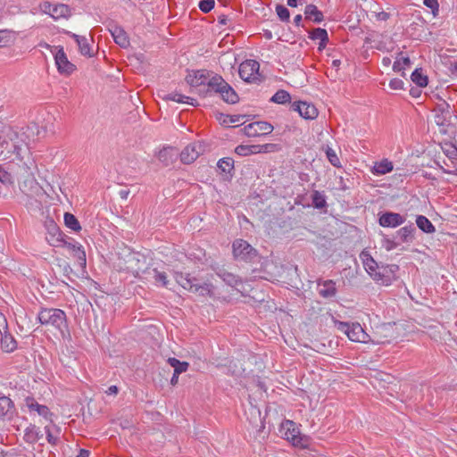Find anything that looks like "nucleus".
Segmentation results:
<instances>
[{
    "mask_svg": "<svg viewBox=\"0 0 457 457\" xmlns=\"http://www.w3.org/2000/svg\"><path fill=\"white\" fill-rule=\"evenodd\" d=\"M392 170H393L392 162L385 159L379 162L375 163L372 172L374 174L384 175V174L390 172Z\"/></svg>",
    "mask_w": 457,
    "mask_h": 457,
    "instance_id": "obj_33",
    "label": "nucleus"
},
{
    "mask_svg": "<svg viewBox=\"0 0 457 457\" xmlns=\"http://www.w3.org/2000/svg\"><path fill=\"white\" fill-rule=\"evenodd\" d=\"M326 155H327L328 160L333 166H335V167L341 166L339 158L337 157L336 152L332 148H330V147L327 148Z\"/></svg>",
    "mask_w": 457,
    "mask_h": 457,
    "instance_id": "obj_47",
    "label": "nucleus"
},
{
    "mask_svg": "<svg viewBox=\"0 0 457 457\" xmlns=\"http://www.w3.org/2000/svg\"><path fill=\"white\" fill-rule=\"evenodd\" d=\"M305 19L315 23H320L324 20L323 13L314 4H307L304 10Z\"/></svg>",
    "mask_w": 457,
    "mask_h": 457,
    "instance_id": "obj_27",
    "label": "nucleus"
},
{
    "mask_svg": "<svg viewBox=\"0 0 457 457\" xmlns=\"http://www.w3.org/2000/svg\"><path fill=\"white\" fill-rule=\"evenodd\" d=\"M62 246L66 248L73 255V257L78 259L80 266H86V253L80 244L75 242L74 240L63 241Z\"/></svg>",
    "mask_w": 457,
    "mask_h": 457,
    "instance_id": "obj_14",
    "label": "nucleus"
},
{
    "mask_svg": "<svg viewBox=\"0 0 457 457\" xmlns=\"http://www.w3.org/2000/svg\"><path fill=\"white\" fill-rule=\"evenodd\" d=\"M437 111H440L441 114L435 115V122L438 126H444L446 121L445 114H450L449 105L444 103L443 104L438 105Z\"/></svg>",
    "mask_w": 457,
    "mask_h": 457,
    "instance_id": "obj_37",
    "label": "nucleus"
},
{
    "mask_svg": "<svg viewBox=\"0 0 457 457\" xmlns=\"http://www.w3.org/2000/svg\"><path fill=\"white\" fill-rule=\"evenodd\" d=\"M392 330L393 328L389 325H382L380 327H378L374 333L373 338H370V341H371L374 344L389 343V337L393 336Z\"/></svg>",
    "mask_w": 457,
    "mask_h": 457,
    "instance_id": "obj_17",
    "label": "nucleus"
},
{
    "mask_svg": "<svg viewBox=\"0 0 457 457\" xmlns=\"http://www.w3.org/2000/svg\"><path fill=\"white\" fill-rule=\"evenodd\" d=\"M273 147L271 144L266 145H237L235 149V153L241 156H247L252 154L261 153V152H269L270 148Z\"/></svg>",
    "mask_w": 457,
    "mask_h": 457,
    "instance_id": "obj_15",
    "label": "nucleus"
},
{
    "mask_svg": "<svg viewBox=\"0 0 457 457\" xmlns=\"http://www.w3.org/2000/svg\"><path fill=\"white\" fill-rule=\"evenodd\" d=\"M204 152V145L202 142H193L187 145L180 154V160L183 163L190 164L195 162L200 154Z\"/></svg>",
    "mask_w": 457,
    "mask_h": 457,
    "instance_id": "obj_7",
    "label": "nucleus"
},
{
    "mask_svg": "<svg viewBox=\"0 0 457 457\" xmlns=\"http://www.w3.org/2000/svg\"><path fill=\"white\" fill-rule=\"evenodd\" d=\"M340 63H341L340 60H334V61L332 62V65H333L334 67H336V68L339 67Z\"/></svg>",
    "mask_w": 457,
    "mask_h": 457,
    "instance_id": "obj_64",
    "label": "nucleus"
},
{
    "mask_svg": "<svg viewBox=\"0 0 457 457\" xmlns=\"http://www.w3.org/2000/svg\"><path fill=\"white\" fill-rule=\"evenodd\" d=\"M176 156V152L172 147H163L158 153L157 158L160 162H162L165 166L172 163L174 158Z\"/></svg>",
    "mask_w": 457,
    "mask_h": 457,
    "instance_id": "obj_29",
    "label": "nucleus"
},
{
    "mask_svg": "<svg viewBox=\"0 0 457 457\" xmlns=\"http://www.w3.org/2000/svg\"><path fill=\"white\" fill-rule=\"evenodd\" d=\"M366 271L373 280L381 286H389L397 279L399 266L396 264H379L366 251L360 255Z\"/></svg>",
    "mask_w": 457,
    "mask_h": 457,
    "instance_id": "obj_1",
    "label": "nucleus"
},
{
    "mask_svg": "<svg viewBox=\"0 0 457 457\" xmlns=\"http://www.w3.org/2000/svg\"><path fill=\"white\" fill-rule=\"evenodd\" d=\"M64 223H65L66 227H68L69 228H71L74 231H79L81 229V227L79 225L78 219L73 214H71L70 212H66L64 214Z\"/></svg>",
    "mask_w": 457,
    "mask_h": 457,
    "instance_id": "obj_39",
    "label": "nucleus"
},
{
    "mask_svg": "<svg viewBox=\"0 0 457 457\" xmlns=\"http://www.w3.org/2000/svg\"><path fill=\"white\" fill-rule=\"evenodd\" d=\"M174 278L177 283L184 289L192 293L198 294L203 296L211 295L212 294L213 286L212 283L204 282L200 284L197 278L190 277V274L188 273L184 274L179 271H175Z\"/></svg>",
    "mask_w": 457,
    "mask_h": 457,
    "instance_id": "obj_3",
    "label": "nucleus"
},
{
    "mask_svg": "<svg viewBox=\"0 0 457 457\" xmlns=\"http://www.w3.org/2000/svg\"><path fill=\"white\" fill-rule=\"evenodd\" d=\"M15 413L13 402L7 396L0 397V419L11 420Z\"/></svg>",
    "mask_w": 457,
    "mask_h": 457,
    "instance_id": "obj_18",
    "label": "nucleus"
},
{
    "mask_svg": "<svg viewBox=\"0 0 457 457\" xmlns=\"http://www.w3.org/2000/svg\"><path fill=\"white\" fill-rule=\"evenodd\" d=\"M89 454H90L89 451L85 450V449H80L77 457H89Z\"/></svg>",
    "mask_w": 457,
    "mask_h": 457,
    "instance_id": "obj_60",
    "label": "nucleus"
},
{
    "mask_svg": "<svg viewBox=\"0 0 457 457\" xmlns=\"http://www.w3.org/2000/svg\"><path fill=\"white\" fill-rule=\"evenodd\" d=\"M130 191L129 189H120L119 195L121 199L126 200L129 195Z\"/></svg>",
    "mask_w": 457,
    "mask_h": 457,
    "instance_id": "obj_58",
    "label": "nucleus"
},
{
    "mask_svg": "<svg viewBox=\"0 0 457 457\" xmlns=\"http://www.w3.org/2000/svg\"><path fill=\"white\" fill-rule=\"evenodd\" d=\"M163 99L167 100V101L177 102V103L188 104L193 105V106H196L197 105V102H196L195 99H194L192 97H189V96H184V95L179 94L178 92L169 93V94H167V95H165L163 96Z\"/></svg>",
    "mask_w": 457,
    "mask_h": 457,
    "instance_id": "obj_26",
    "label": "nucleus"
},
{
    "mask_svg": "<svg viewBox=\"0 0 457 457\" xmlns=\"http://www.w3.org/2000/svg\"><path fill=\"white\" fill-rule=\"evenodd\" d=\"M335 324H336L337 328L339 331L344 332L347 336L348 331L351 328V324H349L347 322L337 321V320L335 321Z\"/></svg>",
    "mask_w": 457,
    "mask_h": 457,
    "instance_id": "obj_53",
    "label": "nucleus"
},
{
    "mask_svg": "<svg viewBox=\"0 0 457 457\" xmlns=\"http://www.w3.org/2000/svg\"><path fill=\"white\" fill-rule=\"evenodd\" d=\"M0 182L3 184H9L12 182V176L11 174L6 171L2 165L0 164Z\"/></svg>",
    "mask_w": 457,
    "mask_h": 457,
    "instance_id": "obj_52",
    "label": "nucleus"
},
{
    "mask_svg": "<svg viewBox=\"0 0 457 457\" xmlns=\"http://www.w3.org/2000/svg\"><path fill=\"white\" fill-rule=\"evenodd\" d=\"M145 271L146 273L144 277L145 279L153 280L156 286H162L164 287H169L170 280L167 278L166 272L152 267L146 268Z\"/></svg>",
    "mask_w": 457,
    "mask_h": 457,
    "instance_id": "obj_12",
    "label": "nucleus"
},
{
    "mask_svg": "<svg viewBox=\"0 0 457 457\" xmlns=\"http://www.w3.org/2000/svg\"><path fill=\"white\" fill-rule=\"evenodd\" d=\"M118 387L116 386H111L106 390L107 395H116L118 393Z\"/></svg>",
    "mask_w": 457,
    "mask_h": 457,
    "instance_id": "obj_59",
    "label": "nucleus"
},
{
    "mask_svg": "<svg viewBox=\"0 0 457 457\" xmlns=\"http://www.w3.org/2000/svg\"><path fill=\"white\" fill-rule=\"evenodd\" d=\"M218 275L222 278V280L226 284H228L230 287H236L238 285V283H240L238 278L230 272L221 271L219 272Z\"/></svg>",
    "mask_w": 457,
    "mask_h": 457,
    "instance_id": "obj_40",
    "label": "nucleus"
},
{
    "mask_svg": "<svg viewBox=\"0 0 457 457\" xmlns=\"http://www.w3.org/2000/svg\"><path fill=\"white\" fill-rule=\"evenodd\" d=\"M416 231V228L411 224L409 226H405L401 228L397 232V237L400 239L402 243H409L412 242L414 239V233Z\"/></svg>",
    "mask_w": 457,
    "mask_h": 457,
    "instance_id": "obj_28",
    "label": "nucleus"
},
{
    "mask_svg": "<svg viewBox=\"0 0 457 457\" xmlns=\"http://www.w3.org/2000/svg\"><path fill=\"white\" fill-rule=\"evenodd\" d=\"M0 147L2 148L0 156L4 155V159L7 158L6 154H4V151H6L7 153L15 154L18 159L22 160L21 152L23 149L21 146L18 145L15 142H13L12 138L10 141H7L5 139L1 141Z\"/></svg>",
    "mask_w": 457,
    "mask_h": 457,
    "instance_id": "obj_21",
    "label": "nucleus"
},
{
    "mask_svg": "<svg viewBox=\"0 0 457 457\" xmlns=\"http://www.w3.org/2000/svg\"><path fill=\"white\" fill-rule=\"evenodd\" d=\"M37 318L42 325L51 326L60 331L66 327V314L60 309H44Z\"/></svg>",
    "mask_w": 457,
    "mask_h": 457,
    "instance_id": "obj_4",
    "label": "nucleus"
},
{
    "mask_svg": "<svg viewBox=\"0 0 457 457\" xmlns=\"http://www.w3.org/2000/svg\"><path fill=\"white\" fill-rule=\"evenodd\" d=\"M4 330V334H2L1 347L6 353H12L17 348V343L13 337Z\"/></svg>",
    "mask_w": 457,
    "mask_h": 457,
    "instance_id": "obj_30",
    "label": "nucleus"
},
{
    "mask_svg": "<svg viewBox=\"0 0 457 457\" xmlns=\"http://www.w3.org/2000/svg\"><path fill=\"white\" fill-rule=\"evenodd\" d=\"M26 405L29 411H35L45 419L51 420L52 413L47 406L39 404L33 398L29 397L26 399Z\"/></svg>",
    "mask_w": 457,
    "mask_h": 457,
    "instance_id": "obj_23",
    "label": "nucleus"
},
{
    "mask_svg": "<svg viewBox=\"0 0 457 457\" xmlns=\"http://www.w3.org/2000/svg\"><path fill=\"white\" fill-rule=\"evenodd\" d=\"M45 430L46 433V439L48 443L52 445H55L58 441L60 430L55 425L52 424L51 426H46Z\"/></svg>",
    "mask_w": 457,
    "mask_h": 457,
    "instance_id": "obj_36",
    "label": "nucleus"
},
{
    "mask_svg": "<svg viewBox=\"0 0 457 457\" xmlns=\"http://www.w3.org/2000/svg\"><path fill=\"white\" fill-rule=\"evenodd\" d=\"M348 338L353 342L368 343L370 337L364 331L360 323H352L347 334Z\"/></svg>",
    "mask_w": 457,
    "mask_h": 457,
    "instance_id": "obj_16",
    "label": "nucleus"
},
{
    "mask_svg": "<svg viewBox=\"0 0 457 457\" xmlns=\"http://www.w3.org/2000/svg\"><path fill=\"white\" fill-rule=\"evenodd\" d=\"M232 249L234 258L237 261L253 262L257 257V251L244 239H236Z\"/></svg>",
    "mask_w": 457,
    "mask_h": 457,
    "instance_id": "obj_5",
    "label": "nucleus"
},
{
    "mask_svg": "<svg viewBox=\"0 0 457 457\" xmlns=\"http://www.w3.org/2000/svg\"><path fill=\"white\" fill-rule=\"evenodd\" d=\"M215 5L214 0H202L199 2V8L202 12L207 13L213 9Z\"/></svg>",
    "mask_w": 457,
    "mask_h": 457,
    "instance_id": "obj_48",
    "label": "nucleus"
},
{
    "mask_svg": "<svg viewBox=\"0 0 457 457\" xmlns=\"http://www.w3.org/2000/svg\"><path fill=\"white\" fill-rule=\"evenodd\" d=\"M411 80L419 87H426L428 85V77L425 76L420 70L416 69L411 76Z\"/></svg>",
    "mask_w": 457,
    "mask_h": 457,
    "instance_id": "obj_41",
    "label": "nucleus"
},
{
    "mask_svg": "<svg viewBox=\"0 0 457 457\" xmlns=\"http://www.w3.org/2000/svg\"><path fill=\"white\" fill-rule=\"evenodd\" d=\"M302 15L301 14H297L296 16H295L294 18V23L296 25V26H300L301 25V22H302Z\"/></svg>",
    "mask_w": 457,
    "mask_h": 457,
    "instance_id": "obj_62",
    "label": "nucleus"
},
{
    "mask_svg": "<svg viewBox=\"0 0 457 457\" xmlns=\"http://www.w3.org/2000/svg\"><path fill=\"white\" fill-rule=\"evenodd\" d=\"M127 266L126 270L129 272H131L135 277H140L141 275H145L146 273V268L145 267V259L142 257V260L140 259V256L137 253H130L128 256V260L126 262Z\"/></svg>",
    "mask_w": 457,
    "mask_h": 457,
    "instance_id": "obj_8",
    "label": "nucleus"
},
{
    "mask_svg": "<svg viewBox=\"0 0 457 457\" xmlns=\"http://www.w3.org/2000/svg\"><path fill=\"white\" fill-rule=\"evenodd\" d=\"M186 81L187 82V84H189L191 87H199L201 86H204L203 85V81L204 80H198L197 79V76H195V74H189L186 77Z\"/></svg>",
    "mask_w": 457,
    "mask_h": 457,
    "instance_id": "obj_50",
    "label": "nucleus"
},
{
    "mask_svg": "<svg viewBox=\"0 0 457 457\" xmlns=\"http://www.w3.org/2000/svg\"><path fill=\"white\" fill-rule=\"evenodd\" d=\"M109 31L111 32L114 42L120 47L127 48L129 46V37L122 28L113 25L109 29Z\"/></svg>",
    "mask_w": 457,
    "mask_h": 457,
    "instance_id": "obj_19",
    "label": "nucleus"
},
{
    "mask_svg": "<svg viewBox=\"0 0 457 457\" xmlns=\"http://www.w3.org/2000/svg\"><path fill=\"white\" fill-rule=\"evenodd\" d=\"M319 294L323 298L334 297L337 294L336 282L333 280H324L318 283Z\"/></svg>",
    "mask_w": 457,
    "mask_h": 457,
    "instance_id": "obj_22",
    "label": "nucleus"
},
{
    "mask_svg": "<svg viewBox=\"0 0 457 457\" xmlns=\"http://www.w3.org/2000/svg\"><path fill=\"white\" fill-rule=\"evenodd\" d=\"M424 4L430 8L434 16H436L439 11L437 0H424Z\"/></svg>",
    "mask_w": 457,
    "mask_h": 457,
    "instance_id": "obj_51",
    "label": "nucleus"
},
{
    "mask_svg": "<svg viewBox=\"0 0 457 457\" xmlns=\"http://www.w3.org/2000/svg\"><path fill=\"white\" fill-rule=\"evenodd\" d=\"M416 224L418 228L425 233L430 234L436 231V228L432 222L423 215L417 216Z\"/></svg>",
    "mask_w": 457,
    "mask_h": 457,
    "instance_id": "obj_31",
    "label": "nucleus"
},
{
    "mask_svg": "<svg viewBox=\"0 0 457 457\" xmlns=\"http://www.w3.org/2000/svg\"><path fill=\"white\" fill-rule=\"evenodd\" d=\"M391 89L399 90L403 88V81L400 79H393L389 82Z\"/></svg>",
    "mask_w": 457,
    "mask_h": 457,
    "instance_id": "obj_54",
    "label": "nucleus"
},
{
    "mask_svg": "<svg viewBox=\"0 0 457 457\" xmlns=\"http://www.w3.org/2000/svg\"><path fill=\"white\" fill-rule=\"evenodd\" d=\"M270 100H271V102H274L276 104H283L290 102L291 96H290V94L287 91L280 89V90H278L273 95V96L271 97Z\"/></svg>",
    "mask_w": 457,
    "mask_h": 457,
    "instance_id": "obj_38",
    "label": "nucleus"
},
{
    "mask_svg": "<svg viewBox=\"0 0 457 457\" xmlns=\"http://www.w3.org/2000/svg\"><path fill=\"white\" fill-rule=\"evenodd\" d=\"M276 12L280 21H289L290 12L287 7L282 4H277Z\"/></svg>",
    "mask_w": 457,
    "mask_h": 457,
    "instance_id": "obj_46",
    "label": "nucleus"
},
{
    "mask_svg": "<svg viewBox=\"0 0 457 457\" xmlns=\"http://www.w3.org/2000/svg\"><path fill=\"white\" fill-rule=\"evenodd\" d=\"M194 74H195V76H197L198 80H200V81L204 80L203 81L204 87H207V81H208L209 78L212 77V75L213 73H210L209 71L201 70V71H195Z\"/></svg>",
    "mask_w": 457,
    "mask_h": 457,
    "instance_id": "obj_49",
    "label": "nucleus"
},
{
    "mask_svg": "<svg viewBox=\"0 0 457 457\" xmlns=\"http://www.w3.org/2000/svg\"><path fill=\"white\" fill-rule=\"evenodd\" d=\"M179 374H177L176 372H174V373H173V376H172V378H171V379H170V384H171L172 386H175V385H177V384H178V381H179Z\"/></svg>",
    "mask_w": 457,
    "mask_h": 457,
    "instance_id": "obj_61",
    "label": "nucleus"
},
{
    "mask_svg": "<svg viewBox=\"0 0 457 457\" xmlns=\"http://www.w3.org/2000/svg\"><path fill=\"white\" fill-rule=\"evenodd\" d=\"M292 108L306 120H313L318 116L317 108L307 102H295Z\"/></svg>",
    "mask_w": 457,
    "mask_h": 457,
    "instance_id": "obj_11",
    "label": "nucleus"
},
{
    "mask_svg": "<svg viewBox=\"0 0 457 457\" xmlns=\"http://www.w3.org/2000/svg\"><path fill=\"white\" fill-rule=\"evenodd\" d=\"M167 361L171 367L174 368V372L177 374H181L182 372L187 371L189 366L188 362L180 361L174 357H170Z\"/></svg>",
    "mask_w": 457,
    "mask_h": 457,
    "instance_id": "obj_35",
    "label": "nucleus"
},
{
    "mask_svg": "<svg viewBox=\"0 0 457 457\" xmlns=\"http://www.w3.org/2000/svg\"><path fill=\"white\" fill-rule=\"evenodd\" d=\"M39 8L42 12L49 14L51 16V12L54 8V5L50 2L45 1L40 4Z\"/></svg>",
    "mask_w": 457,
    "mask_h": 457,
    "instance_id": "obj_55",
    "label": "nucleus"
},
{
    "mask_svg": "<svg viewBox=\"0 0 457 457\" xmlns=\"http://www.w3.org/2000/svg\"><path fill=\"white\" fill-rule=\"evenodd\" d=\"M54 60L57 70L61 73L71 74L75 70V65L68 60L62 47H59L56 51L54 54Z\"/></svg>",
    "mask_w": 457,
    "mask_h": 457,
    "instance_id": "obj_10",
    "label": "nucleus"
},
{
    "mask_svg": "<svg viewBox=\"0 0 457 457\" xmlns=\"http://www.w3.org/2000/svg\"><path fill=\"white\" fill-rule=\"evenodd\" d=\"M411 64L409 57H399L393 64V70L396 72L403 71Z\"/></svg>",
    "mask_w": 457,
    "mask_h": 457,
    "instance_id": "obj_44",
    "label": "nucleus"
},
{
    "mask_svg": "<svg viewBox=\"0 0 457 457\" xmlns=\"http://www.w3.org/2000/svg\"><path fill=\"white\" fill-rule=\"evenodd\" d=\"M43 437V434L36 426L29 427L26 429L24 438L26 442L33 444Z\"/></svg>",
    "mask_w": 457,
    "mask_h": 457,
    "instance_id": "obj_34",
    "label": "nucleus"
},
{
    "mask_svg": "<svg viewBox=\"0 0 457 457\" xmlns=\"http://www.w3.org/2000/svg\"><path fill=\"white\" fill-rule=\"evenodd\" d=\"M9 39V31L8 30H0V46L4 44H6Z\"/></svg>",
    "mask_w": 457,
    "mask_h": 457,
    "instance_id": "obj_56",
    "label": "nucleus"
},
{
    "mask_svg": "<svg viewBox=\"0 0 457 457\" xmlns=\"http://www.w3.org/2000/svg\"><path fill=\"white\" fill-rule=\"evenodd\" d=\"M273 127L266 121H255L245 126L244 132L247 137H259L271 133Z\"/></svg>",
    "mask_w": 457,
    "mask_h": 457,
    "instance_id": "obj_9",
    "label": "nucleus"
},
{
    "mask_svg": "<svg viewBox=\"0 0 457 457\" xmlns=\"http://www.w3.org/2000/svg\"><path fill=\"white\" fill-rule=\"evenodd\" d=\"M309 37L312 40H320L319 50L322 51L328 42V35L326 29L321 28L313 29L309 32Z\"/></svg>",
    "mask_w": 457,
    "mask_h": 457,
    "instance_id": "obj_24",
    "label": "nucleus"
},
{
    "mask_svg": "<svg viewBox=\"0 0 457 457\" xmlns=\"http://www.w3.org/2000/svg\"><path fill=\"white\" fill-rule=\"evenodd\" d=\"M382 62H383V64H384V65H386V66H387V65H389V64H390L391 60H390V58H388V57H384V58H383V60H382Z\"/></svg>",
    "mask_w": 457,
    "mask_h": 457,
    "instance_id": "obj_63",
    "label": "nucleus"
},
{
    "mask_svg": "<svg viewBox=\"0 0 457 457\" xmlns=\"http://www.w3.org/2000/svg\"><path fill=\"white\" fill-rule=\"evenodd\" d=\"M389 17V13L384 11L376 13V18L378 21H387Z\"/></svg>",
    "mask_w": 457,
    "mask_h": 457,
    "instance_id": "obj_57",
    "label": "nucleus"
},
{
    "mask_svg": "<svg viewBox=\"0 0 457 457\" xmlns=\"http://www.w3.org/2000/svg\"><path fill=\"white\" fill-rule=\"evenodd\" d=\"M245 118V115L236 114V115H221L220 119V123L223 125H229L232 123L241 122Z\"/></svg>",
    "mask_w": 457,
    "mask_h": 457,
    "instance_id": "obj_45",
    "label": "nucleus"
},
{
    "mask_svg": "<svg viewBox=\"0 0 457 457\" xmlns=\"http://www.w3.org/2000/svg\"><path fill=\"white\" fill-rule=\"evenodd\" d=\"M65 33L67 35H69L70 37H71L76 41V43L79 46V50L82 55L88 56V57L93 56L91 46L88 43V39L86 37L77 35L71 31H66Z\"/></svg>",
    "mask_w": 457,
    "mask_h": 457,
    "instance_id": "obj_20",
    "label": "nucleus"
},
{
    "mask_svg": "<svg viewBox=\"0 0 457 457\" xmlns=\"http://www.w3.org/2000/svg\"><path fill=\"white\" fill-rule=\"evenodd\" d=\"M260 63L254 60H246L239 65L238 73L240 78L246 82L259 80Z\"/></svg>",
    "mask_w": 457,
    "mask_h": 457,
    "instance_id": "obj_6",
    "label": "nucleus"
},
{
    "mask_svg": "<svg viewBox=\"0 0 457 457\" xmlns=\"http://www.w3.org/2000/svg\"><path fill=\"white\" fill-rule=\"evenodd\" d=\"M199 94H202L204 96L212 94L218 95L224 102L229 104H237L239 101L237 93L219 74H212L207 81L206 88L204 90L199 89Z\"/></svg>",
    "mask_w": 457,
    "mask_h": 457,
    "instance_id": "obj_2",
    "label": "nucleus"
},
{
    "mask_svg": "<svg viewBox=\"0 0 457 457\" xmlns=\"http://www.w3.org/2000/svg\"><path fill=\"white\" fill-rule=\"evenodd\" d=\"M286 426L287 427V431L286 432L287 439L291 441L293 445H297L300 443V438L298 436L299 431L295 427V423L293 421L287 420Z\"/></svg>",
    "mask_w": 457,
    "mask_h": 457,
    "instance_id": "obj_32",
    "label": "nucleus"
},
{
    "mask_svg": "<svg viewBox=\"0 0 457 457\" xmlns=\"http://www.w3.org/2000/svg\"><path fill=\"white\" fill-rule=\"evenodd\" d=\"M405 221V218L399 213L386 212L383 213L379 219V225L386 228H396Z\"/></svg>",
    "mask_w": 457,
    "mask_h": 457,
    "instance_id": "obj_13",
    "label": "nucleus"
},
{
    "mask_svg": "<svg viewBox=\"0 0 457 457\" xmlns=\"http://www.w3.org/2000/svg\"><path fill=\"white\" fill-rule=\"evenodd\" d=\"M312 204L317 209H322L327 205L326 198L320 191H314L312 195Z\"/></svg>",
    "mask_w": 457,
    "mask_h": 457,
    "instance_id": "obj_42",
    "label": "nucleus"
},
{
    "mask_svg": "<svg viewBox=\"0 0 457 457\" xmlns=\"http://www.w3.org/2000/svg\"><path fill=\"white\" fill-rule=\"evenodd\" d=\"M218 168L226 173H229L234 168V161L231 158H222L218 162Z\"/></svg>",
    "mask_w": 457,
    "mask_h": 457,
    "instance_id": "obj_43",
    "label": "nucleus"
},
{
    "mask_svg": "<svg viewBox=\"0 0 457 457\" xmlns=\"http://www.w3.org/2000/svg\"><path fill=\"white\" fill-rule=\"evenodd\" d=\"M71 15V11L70 6L64 4H54L51 12V17L54 20H59L61 18L68 19Z\"/></svg>",
    "mask_w": 457,
    "mask_h": 457,
    "instance_id": "obj_25",
    "label": "nucleus"
}]
</instances>
